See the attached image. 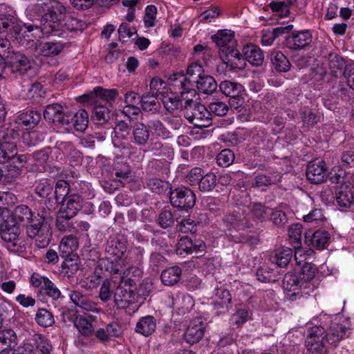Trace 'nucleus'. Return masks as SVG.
<instances>
[{"instance_id": "a19ab883", "label": "nucleus", "mask_w": 354, "mask_h": 354, "mask_svg": "<svg viewBox=\"0 0 354 354\" xmlns=\"http://www.w3.org/2000/svg\"><path fill=\"white\" fill-rule=\"evenodd\" d=\"M326 342L324 337L320 340L306 339V344L308 351L306 354H326L328 352Z\"/></svg>"}, {"instance_id": "20e7f679", "label": "nucleus", "mask_w": 354, "mask_h": 354, "mask_svg": "<svg viewBox=\"0 0 354 354\" xmlns=\"http://www.w3.org/2000/svg\"><path fill=\"white\" fill-rule=\"evenodd\" d=\"M169 80L175 82V86L178 87L180 91L181 101H185L184 111L190 106H194L198 102L194 100L196 96V91L193 88L192 80L187 79L183 73H174L170 76Z\"/></svg>"}, {"instance_id": "49530a36", "label": "nucleus", "mask_w": 354, "mask_h": 354, "mask_svg": "<svg viewBox=\"0 0 354 354\" xmlns=\"http://www.w3.org/2000/svg\"><path fill=\"white\" fill-rule=\"evenodd\" d=\"M35 321L41 327L47 328L55 324L53 314L45 308H39L35 315Z\"/></svg>"}, {"instance_id": "0e129e2a", "label": "nucleus", "mask_w": 354, "mask_h": 354, "mask_svg": "<svg viewBox=\"0 0 354 354\" xmlns=\"http://www.w3.org/2000/svg\"><path fill=\"white\" fill-rule=\"evenodd\" d=\"M234 160V154L232 150L226 149L222 150L216 157V161L219 166L225 167L230 165Z\"/></svg>"}, {"instance_id": "13d9d810", "label": "nucleus", "mask_w": 354, "mask_h": 354, "mask_svg": "<svg viewBox=\"0 0 354 354\" xmlns=\"http://www.w3.org/2000/svg\"><path fill=\"white\" fill-rule=\"evenodd\" d=\"M10 160L12 161L14 165H10L8 169L12 176H17L21 173L22 167L27 161V157L24 155L16 156V151L13 153V156Z\"/></svg>"}, {"instance_id": "bb28decb", "label": "nucleus", "mask_w": 354, "mask_h": 354, "mask_svg": "<svg viewBox=\"0 0 354 354\" xmlns=\"http://www.w3.org/2000/svg\"><path fill=\"white\" fill-rule=\"evenodd\" d=\"M328 65L330 71L334 77L344 75V70L348 66H346L344 59L335 53H330L327 56Z\"/></svg>"}, {"instance_id": "e433bc0d", "label": "nucleus", "mask_w": 354, "mask_h": 354, "mask_svg": "<svg viewBox=\"0 0 354 354\" xmlns=\"http://www.w3.org/2000/svg\"><path fill=\"white\" fill-rule=\"evenodd\" d=\"M294 1L293 0L272 1L268 7L279 17H287L290 15V9Z\"/></svg>"}, {"instance_id": "5701e85b", "label": "nucleus", "mask_w": 354, "mask_h": 354, "mask_svg": "<svg viewBox=\"0 0 354 354\" xmlns=\"http://www.w3.org/2000/svg\"><path fill=\"white\" fill-rule=\"evenodd\" d=\"M317 268L315 266L306 263L299 274L300 288H304V290H307L306 294L309 293V291H312L314 289L315 286L311 283L314 279L316 274Z\"/></svg>"}, {"instance_id": "473e14b6", "label": "nucleus", "mask_w": 354, "mask_h": 354, "mask_svg": "<svg viewBox=\"0 0 354 354\" xmlns=\"http://www.w3.org/2000/svg\"><path fill=\"white\" fill-rule=\"evenodd\" d=\"M71 301L80 308L87 311H95L96 309L95 304L91 301L86 295L82 294L78 290H74L70 294Z\"/></svg>"}, {"instance_id": "dca6fc26", "label": "nucleus", "mask_w": 354, "mask_h": 354, "mask_svg": "<svg viewBox=\"0 0 354 354\" xmlns=\"http://www.w3.org/2000/svg\"><path fill=\"white\" fill-rule=\"evenodd\" d=\"M234 37V32L227 30H219L216 35L212 36V41L219 48L220 57L222 54H226L230 49L236 48Z\"/></svg>"}, {"instance_id": "052dcab7", "label": "nucleus", "mask_w": 354, "mask_h": 354, "mask_svg": "<svg viewBox=\"0 0 354 354\" xmlns=\"http://www.w3.org/2000/svg\"><path fill=\"white\" fill-rule=\"evenodd\" d=\"M163 104L165 109L171 113H174L178 110L184 111V105L180 96L165 97Z\"/></svg>"}, {"instance_id": "4be33fe9", "label": "nucleus", "mask_w": 354, "mask_h": 354, "mask_svg": "<svg viewBox=\"0 0 354 354\" xmlns=\"http://www.w3.org/2000/svg\"><path fill=\"white\" fill-rule=\"evenodd\" d=\"M335 199L339 207L349 208L354 201L353 187L346 184L337 187L335 190Z\"/></svg>"}, {"instance_id": "aec40b11", "label": "nucleus", "mask_w": 354, "mask_h": 354, "mask_svg": "<svg viewBox=\"0 0 354 354\" xmlns=\"http://www.w3.org/2000/svg\"><path fill=\"white\" fill-rule=\"evenodd\" d=\"M71 120H68V124H64V129L71 131L75 129L77 131L83 132L86 130L88 124V113L84 109L79 110L75 114L70 112Z\"/></svg>"}, {"instance_id": "774afa93", "label": "nucleus", "mask_w": 354, "mask_h": 354, "mask_svg": "<svg viewBox=\"0 0 354 354\" xmlns=\"http://www.w3.org/2000/svg\"><path fill=\"white\" fill-rule=\"evenodd\" d=\"M342 167L346 169L354 168V151L344 150L340 154Z\"/></svg>"}, {"instance_id": "ea45409f", "label": "nucleus", "mask_w": 354, "mask_h": 354, "mask_svg": "<svg viewBox=\"0 0 354 354\" xmlns=\"http://www.w3.org/2000/svg\"><path fill=\"white\" fill-rule=\"evenodd\" d=\"M223 222L226 227H232L237 230L249 228L252 226V223L247 219H241L237 214H230L226 215L223 218Z\"/></svg>"}, {"instance_id": "72a5a7b5", "label": "nucleus", "mask_w": 354, "mask_h": 354, "mask_svg": "<svg viewBox=\"0 0 354 354\" xmlns=\"http://www.w3.org/2000/svg\"><path fill=\"white\" fill-rule=\"evenodd\" d=\"M292 257V251L290 248H282L280 250H276L271 254L269 259L271 263L276 264L279 267H286L290 263Z\"/></svg>"}, {"instance_id": "7ed1b4c3", "label": "nucleus", "mask_w": 354, "mask_h": 354, "mask_svg": "<svg viewBox=\"0 0 354 354\" xmlns=\"http://www.w3.org/2000/svg\"><path fill=\"white\" fill-rule=\"evenodd\" d=\"M0 214L3 216V218L0 217V236L4 241L15 246L20 233L19 225L9 209H0Z\"/></svg>"}, {"instance_id": "393cba45", "label": "nucleus", "mask_w": 354, "mask_h": 354, "mask_svg": "<svg viewBox=\"0 0 354 354\" xmlns=\"http://www.w3.org/2000/svg\"><path fill=\"white\" fill-rule=\"evenodd\" d=\"M348 328L342 324H333L330 326L324 337L327 343L335 345L348 336Z\"/></svg>"}, {"instance_id": "4d7b16f0", "label": "nucleus", "mask_w": 354, "mask_h": 354, "mask_svg": "<svg viewBox=\"0 0 354 354\" xmlns=\"http://www.w3.org/2000/svg\"><path fill=\"white\" fill-rule=\"evenodd\" d=\"M301 116L304 125L307 127L314 126L320 120V115L308 108H304L301 111Z\"/></svg>"}, {"instance_id": "412c9836", "label": "nucleus", "mask_w": 354, "mask_h": 354, "mask_svg": "<svg viewBox=\"0 0 354 354\" xmlns=\"http://www.w3.org/2000/svg\"><path fill=\"white\" fill-rule=\"evenodd\" d=\"M205 328V324L200 318L193 319L185 333V341L190 344L197 343L203 337Z\"/></svg>"}, {"instance_id": "1a4fd4ad", "label": "nucleus", "mask_w": 354, "mask_h": 354, "mask_svg": "<svg viewBox=\"0 0 354 354\" xmlns=\"http://www.w3.org/2000/svg\"><path fill=\"white\" fill-rule=\"evenodd\" d=\"M219 89L225 96L229 97L230 104L232 107L237 109L243 103L242 95L245 91L243 86L236 82L230 80L222 81L219 84Z\"/></svg>"}, {"instance_id": "6ab92c4d", "label": "nucleus", "mask_w": 354, "mask_h": 354, "mask_svg": "<svg viewBox=\"0 0 354 354\" xmlns=\"http://www.w3.org/2000/svg\"><path fill=\"white\" fill-rule=\"evenodd\" d=\"M220 57L225 64V68L229 71L243 70L246 66L245 57L243 58L236 48L230 49L226 54H222Z\"/></svg>"}, {"instance_id": "f704fd0d", "label": "nucleus", "mask_w": 354, "mask_h": 354, "mask_svg": "<svg viewBox=\"0 0 354 354\" xmlns=\"http://www.w3.org/2000/svg\"><path fill=\"white\" fill-rule=\"evenodd\" d=\"M113 298L114 302L120 308H127L134 299L131 291H129L122 287L116 288Z\"/></svg>"}, {"instance_id": "c03bdc74", "label": "nucleus", "mask_w": 354, "mask_h": 354, "mask_svg": "<svg viewBox=\"0 0 354 354\" xmlns=\"http://www.w3.org/2000/svg\"><path fill=\"white\" fill-rule=\"evenodd\" d=\"M64 21V26L70 32L83 31L88 26L85 21L72 15L65 16Z\"/></svg>"}, {"instance_id": "338daca9", "label": "nucleus", "mask_w": 354, "mask_h": 354, "mask_svg": "<svg viewBox=\"0 0 354 354\" xmlns=\"http://www.w3.org/2000/svg\"><path fill=\"white\" fill-rule=\"evenodd\" d=\"M208 106L210 113H214L218 116L225 115L229 111L228 105L221 101L212 102L209 103Z\"/></svg>"}, {"instance_id": "39448f33", "label": "nucleus", "mask_w": 354, "mask_h": 354, "mask_svg": "<svg viewBox=\"0 0 354 354\" xmlns=\"http://www.w3.org/2000/svg\"><path fill=\"white\" fill-rule=\"evenodd\" d=\"M171 205L176 208L187 211L196 204L194 192L187 187H180L169 192Z\"/></svg>"}, {"instance_id": "a18cd8bd", "label": "nucleus", "mask_w": 354, "mask_h": 354, "mask_svg": "<svg viewBox=\"0 0 354 354\" xmlns=\"http://www.w3.org/2000/svg\"><path fill=\"white\" fill-rule=\"evenodd\" d=\"M6 136L0 138V163H4L13 156L16 146L13 142L5 141Z\"/></svg>"}, {"instance_id": "7c9ffc66", "label": "nucleus", "mask_w": 354, "mask_h": 354, "mask_svg": "<svg viewBox=\"0 0 354 354\" xmlns=\"http://www.w3.org/2000/svg\"><path fill=\"white\" fill-rule=\"evenodd\" d=\"M192 83L195 82L196 87L200 92L205 94H212L217 88V83L214 78L209 75L203 74L197 80H191Z\"/></svg>"}, {"instance_id": "c9c22d12", "label": "nucleus", "mask_w": 354, "mask_h": 354, "mask_svg": "<svg viewBox=\"0 0 354 354\" xmlns=\"http://www.w3.org/2000/svg\"><path fill=\"white\" fill-rule=\"evenodd\" d=\"M249 209L253 219L260 223L265 221L272 211V209L261 203H252L249 206Z\"/></svg>"}, {"instance_id": "f3484780", "label": "nucleus", "mask_w": 354, "mask_h": 354, "mask_svg": "<svg viewBox=\"0 0 354 354\" xmlns=\"http://www.w3.org/2000/svg\"><path fill=\"white\" fill-rule=\"evenodd\" d=\"M330 239L328 232L324 230H318L313 232H309L305 234V244L317 250H323L328 245Z\"/></svg>"}, {"instance_id": "f257e3e1", "label": "nucleus", "mask_w": 354, "mask_h": 354, "mask_svg": "<svg viewBox=\"0 0 354 354\" xmlns=\"http://www.w3.org/2000/svg\"><path fill=\"white\" fill-rule=\"evenodd\" d=\"M17 224L26 225L27 236L34 239L39 248L46 247L50 240V225L48 219L42 213L35 214L25 205H18L12 213Z\"/></svg>"}, {"instance_id": "864d4df0", "label": "nucleus", "mask_w": 354, "mask_h": 354, "mask_svg": "<svg viewBox=\"0 0 354 354\" xmlns=\"http://www.w3.org/2000/svg\"><path fill=\"white\" fill-rule=\"evenodd\" d=\"M66 258L62 264L63 270L68 275L75 274L79 270L78 257L74 254H65Z\"/></svg>"}, {"instance_id": "8fccbe9b", "label": "nucleus", "mask_w": 354, "mask_h": 354, "mask_svg": "<svg viewBox=\"0 0 354 354\" xmlns=\"http://www.w3.org/2000/svg\"><path fill=\"white\" fill-rule=\"evenodd\" d=\"M300 281L301 279L296 274L290 272H288L285 274L283 279V288L286 291H296L298 290H304V288H300Z\"/></svg>"}, {"instance_id": "6e6552de", "label": "nucleus", "mask_w": 354, "mask_h": 354, "mask_svg": "<svg viewBox=\"0 0 354 354\" xmlns=\"http://www.w3.org/2000/svg\"><path fill=\"white\" fill-rule=\"evenodd\" d=\"M7 73L22 75L31 68L30 59L24 53L18 51H8L6 55Z\"/></svg>"}, {"instance_id": "37998d69", "label": "nucleus", "mask_w": 354, "mask_h": 354, "mask_svg": "<svg viewBox=\"0 0 354 354\" xmlns=\"http://www.w3.org/2000/svg\"><path fill=\"white\" fill-rule=\"evenodd\" d=\"M19 119L21 123L26 127V129H28L35 127L39 123L41 114L38 111L30 110L21 113Z\"/></svg>"}, {"instance_id": "9d476101", "label": "nucleus", "mask_w": 354, "mask_h": 354, "mask_svg": "<svg viewBox=\"0 0 354 354\" xmlns=\"http://www.w3.org/2000/svg\"><path fill=\"white\" fill-rule=\"evenodd\" d=\"M44 118L48 122H52L58 127L64 129V124H68L70 112H64L62 105L59 103H53L47 105L43 112Z\"/></svg>"}, {"instance_id": "09e8293b", "label": "nucleus", "mask_w": 354, "mask_h": 354, "mask_svg": "<svg viewBox=\"0 0 354 354\" xmlns=\"http://www.w3.org/2000/svg\"><path fill=\"white\" fill-rule=\"evenodd\" d=\"M156 222L162 229H167L174 226L175 218L171 209H162L159 213Z\"/></svg>"}, {"instance_id": "4468645a", "label": "nucleus", "mask_w": 354, "mask_h": 354, "mask_svg": "<svg viewBox=\"0 0 354 354\" xmlns=\"http://www.w3.org/2000/svg\"><path fill=\"white\" fill-rule=\"evenodd\" d=\"M327 168L324 160H314L307 166L306 175L307 179L313 184H319L325 181Z\"/></svg>"}, {"instance_id": "c756f323", "label": "nucleus", "mask_w": 354, "mask_h": 354, "mask_svg": "<svg viewBox=\"0 0 354 354\" xmlns=\"http://www.w3.org/2000/svg\"><path fill=\"white\" fill-rule=\"evenodd\" d=\"M141 97L133 92L129 91L124 95V102L126 106L124 107L123 113L126 115H138L140 112L139 105L140 104Z\"/></svg>"}, {"instance_id": "f03ea898", "label": "nucleus", "mask_w": 354, "mask_h": 354, "mask_svg": "<svg viewBox=\"0 0 354 354\" xmlns=\"http://www.w3.org/2000/svg\"><path fill=\"white\" fill-rule=\"evenodd\" d=\"M35 12L41 17V25L30 26L29 31L37 30L43 35H61L59 21L64 18L66 9L59 1L53 0H38L34 6Z\"/></svg>"}, {"instance_id": "4c0bfd02", "label": "nucleus", "mask_w": 354, "mask_h": 354, "mask_svg": "<svg viewBox=\"0 0 354 354\" xmlns=\"http://www.w3.org/2000/svg\"><path fill=\"white\" fill-rule=\"evenodd\" d=\"M30 26V25L26 26V30H24L22 34L19 32L17 37H13L12 39L17 40L19 45L25 47L37 46V44L34 41V39L39 37V34L41 32H39L37 30L29 31L28 27Z\"/></svg>"}, {"instance_id": "bf43d9fd", "label": "nucleus", "mask_w": 354, "mask_h": 354, "mask_svg": "<svg viewBox=\"0 0 354 354\" xmlns=\"http://www.w3.org/2000/svg\"><path fill=\"white\" fill-rule=\"evenodd\" d=\"M146 184L149 189L158 194H161L169 188L168 183L156 178L147 179Z\"/></svg>"}, {"instance_id": "0eeeda50", "label": "nucleus", "mask_w": 354, "mask_h": 354, "mask_svg": "<svg viewBox=\"0 0 354 354\" xmlns=\"http://www.w3.org/2000/svg\"><path fill=\"white\" fill-rule=\"evenodd\" d=\"M118 95V91L115 88L105 89L101 86H96L91 92L79 96L77 101L85 104H106L115 100Z\"/></svg>"}, {"instance_id": "5fc2aeb1", "label": "nucleus", "mask_w": 354, "mask_h": 354, "mask_svg": "<svg viewBox=\"0 0 354 354\" xmlns=\"http://www.w3.org/2000/svg\"><path fill=\"white\" fill-rule=\"evenodd\" d=\"M216 176L214 173L203 174L198 184V189L202 192H209L216 186Z\"/></svg>"}, {"instance_id": "3c124183", "label": "nucleus", "mask_w": 354, "mask_h": 354, "mask_svg": "<svg viewBox=\"0 0 354 354\" xmlns=\"http://www.w3.org/2000/svg\"><path fill=\"white\" fill-rule=\"evenodd\" d=\"M16 333L12 329L0 330V346L14 348L17 344Z\"/></svg>"}, {"instance_id": "69168bd1", "label": "nucleus", "mask_w": 354, "mask_h": 354, "mask_svg": "<svg viewBox=\"0 0 354 354\" xmlns=\"http://www.w3.org/2000/svg\"><path fill=\"white\" fill-rule=\"evenodd\" d=\"M75 327L79 332L85 336H89L93 332V327L92 324L85 318H77L74 322Z\"/></svg>"}, {"instance_id": "ddd939ff", "label": "nucleus", "mask_w": 354, "mask_h": 354, "mask_svg": "<svg viewBox=\"0 0 354 354\" xmlns=\"http://www.w3.org/2000/svg\"><path fill=\"white\" fill-rule=\"evenodd\" d=\"M313 41L311 32L306 30L294 31L285 39L286 46L293 50H300L309 46Z\"/></svg>"}, {"instance_id": "58836bf2", "label": "nucleus", "mask_w": 354, "mask_h": 354, "mask_svg": "<svg viewBox=\"0 0 354 354\" xmlns=\"http://www.w3.org/2000/svg\"><path fill=\"white\" fill-rule=\"evenodd\" d=\"M270 60L278 72H286L290 68V62L281 51H273L270 55Z\"/></svg>"}, {"instance_id": "680f3d73", "label": "nucleus", "mask_w": 354, "mask_h": 354, "mask_svg": "<svg viewBox=\"0 0 354 354\" xmlns=\"http://www.w3.org/2000/svg\"><path fill=\"white\" fill-rule=\"evenodd\" d=\"M99 267L101 268H104L105 270L110 273L111 275L119 274L122 273V266L118 263H114L110 261L109 258L102 259L100 261Z\"/></svg>"}, {"instance_id": "9b49d317", "label": "nucleus", "mask_w": 354, "mask_h": 354, "mask_svg": "<svg viewBox=\"0 0 354 354\" xmlns=\"http://www.w3.org/2000/svg\"><path fill=\"white\" fill-rule=\"evenodd\" d=\"M128 241L121 234L111 236L106 241L105 252L115 260H121L127 250Z\"/></svg>"}, {"instance_id": "79ce46f5", "label": "nucleus", "mask_w": 354, "mask_h": 354, "mask_svg": "<svg viewBox=\"0 0 354 354\" xmlns=\"http://www.w3.org/2000/svg\"><path fill=\"white\" fill-rule=\"evenodd\" d=\"M93 105L92 120L97 124H102L105 123L109 115V111L105 104L102 103L90 104Z\"/></svg>"}, {"instance_id": "6e6d98bb", "label": "nucleus", "mask_w": 354, "mask_h": 354, "mask_svg": "<svg viewBox=\"0 0 354 354\" xmlns=\"http://www.w3.org/2000/svg\"><path fill=\"white\" fill-rule=\"evenodd\" d=\"M54 194L57 203L70 196L68 183L64 180H59L56 183Z\"/></svg>"}, {"instance_id": "de8ad7c7", "label": "nucleus", "mask_w": 354, "mask_h": 354, "mask_svg": "<svg viewBox=\"0 0 354 354\" xmlns=\"http://www.w3.org/2000/svg\"><path fill=\"white\" fill-rule=\"evenodd\" d=\"M36 349L41 354H53V346L49 340L43 335L35 333L32 336Z\"/></svg>"}, {"instance_id": "b1692460", "label": "nucleus", "mask_w": 354, "mask_h": 354, "mask_svg": "<svg viewBox=\"0 0 354 354\" xmlns=\"http://www.w3.org/2000/svg\"><path fill=\"white\" fill-rule=\"evenodd\" d=\"M243 54L245 59L252 65L259 66L263 64L264 55L257 46L252 44L245 45L243 48Z\"/></svg>"}, {"instance_id": "2eb2a0df", "label": "nucleus", "mask_w": 354, "mask_h": 354, "mask_svg": "<svg viewBox=\"0 0 354 354\" xmlns=\"http://www.w3.org/2000/svg\"><path fill=\"white\" fill-rule=\"evenodd\" d=\"M82 198L77 194H71L66 197L60 204L59 213L64 215L66 218L71 219L76 216L77 212L82 208Z\"/></svg>"}, {"instance_id": "cd10ccee", "label": "nucleus", "mask_w": 354, "mask_h": 354, "mask_svg": "<svg viewBox=\"0 0 354 354\" xmlns=\"http://www.w3.org/2000/svg\"><path fill=\"white\" fill-rule=\"evenodd\" d=\"M181 275V268L174 266L163 270L160 274V279L164 285L172 286L179 282Z\"/></svg>"}, {"instance_id": "423d86ee", "label": "nucleus", "mask_w": 354, "mask_h": 354, "mask_svg": "<svg viewBox=\"0 0 354 354\" xmlns=\"http://www.w3.org/2000/svg\"><path fill=\"white\" fill-rule=\"evenodd\" d=\"M211 113L202 104L197 102L194 106H189L184 111V116L195 127L203 128L212 124Z\"/></svg>"}, {"instance_id": "a211bd4d", "label": "nucleus", "mask_w": 354, "mask_h": 354, "mask_svg": "<svg viewBox=\"0 0 354 354\" xmlns=\"http://www.w3.org/2000/svg\"><path fill=\"white\" fill-rule=\"evenodd\" d=\"M21 31V27L16 17L11 14L0 15V33L7 32V35L12 39Z\"/></svg>"}, {"instance_id": "e2e57ef3", "label": "nucleus", "mask_w": 354, "mask_h": 354, "mask_svg": "<svg viewBox=\"0 0 354 354\" xmlns=\"http://www.w3.org/2000/svg\"><path fill=\"white\" fill-rule=\"evenodd\" d=\"M41 290H44L45 294L53 300H57L62 297L60 290L48 278L44 279V286L41 287Z\"/></svg>"}, {"instance_id": "2f4dec72", "label": "nucleus", "mask_w": 354, "mask_h": 354, "mask_svg": "<svg viewBox=\"0 0 354 354\" xmlns=\"http://www.w3.org/2000/svg\"><path fill=\"white\" fill-rule=\"evenodd\" d=\"M140 105L142 109L147 112L157 113L160 109V104L156 96V92L151 91L141 96Z\"/></svg>"}, {"instance_id": "603ef678", "label": "nucleus", "mask_w": 354, "mask_h": 354, "mask_svg": "<svg viewBox=\"0 0 354 354\" xmlns=\"http://www.w3.org/2000/svg\"><path fill=\"white\" fill-rule=\"evenodd\" d=\"M78 248L77 239L74 236H64L60 243L59 249L65 254H73V251Z\"/></svg>"}, {"instance_id": "f8f14e48", "label": "nucleus", "mask_w": 354, "mask_h": 354, "mask_svg": "<svg viewBox=\"0 0 354 354\" xmlns=\"http://www.w3.org/2000/svg\"><path fill=\"white\" fill-rule=\"evenodd\" d=\"M232 297L228 290L223 287L217 288L214 290L212 305L216 314H225L232 307Z\"/></svg>"}, {"instance_id": "a878e982", "label": "nucleus", "mask_w": 354, "mask_h": 354, "mask_svg": "<svg viewBox=\"0 0 354 354\" xmlns=\"http://www.w3.org/2000/svg\"><path fill=\"white\" fill-rule=\"evenodd\" d=\"M64 48L65 44L53 40L40 43L38 50L44 57H53L59 55Z\"/></svg>"}, {"instance_id": "c85d7f7f", "label": "nucleus", "mask_w": 354, "mask_h": 354, "mask_svg": "<svg viewBox=\"0 0 354 354\" xmlns=\"http://www.w3.org/2000/svg\"><path fill=\"white\" fill-rule=\"evenodd\" d=\"M156 328V320L151 315L141 317L137 322L135 331L145 337L151 335Z\"/></svg>"}]
</instances>
